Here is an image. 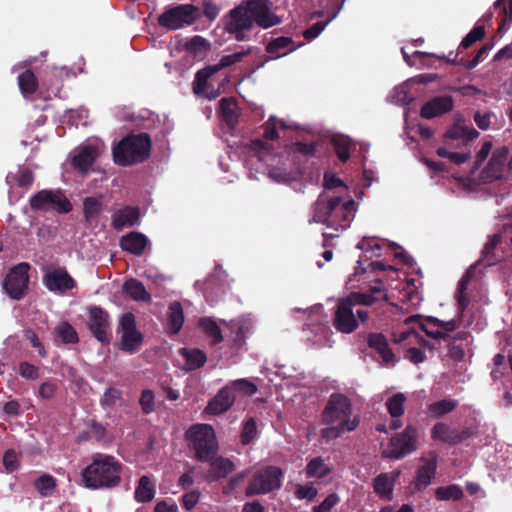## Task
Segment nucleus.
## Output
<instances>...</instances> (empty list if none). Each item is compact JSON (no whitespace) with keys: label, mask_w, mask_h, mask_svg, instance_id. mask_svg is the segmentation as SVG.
Masks as SVG:
<instances>
[{"label":"nucleus","mask_w":512,"mask_h":512,"mask_svg":"<svg viewBox=\"0 0 512 512\" xmlns=\"http://www.w3.org/2000/svg\"><path fill=\"white\" fill-rule=\"evenodd\" d=\"M99 155V148L92 145H81L72 152L74 168L86 173Z\"/></svg>","instance_id":"5701e85b"},{"label":"nucleus","mask_w":512,"mask_h":512,"mask_svg":"<svg viewBox=\"0 0 512 512\" xmlns=\"http://www.w3.org/2000/svg\"><path fill=\"white\" fill-rule=\"evenodd\" d=\"M334 152L341 162H346L350 158L351 141L348 137L338 136L332 139Z\"/></svg>","instance_id":"79ce46f5"},{"label":"nucleus","mask_w":512,"mask_h":512,"mask_svg":"<svg viewBox=\"0 0 512 512\" xmlns=\"http://www.w3.org/2000/svg\"><path fill=\"white\" fill-rule=\"evenodd\" d=\"M369 319V311L358 308L348 298L340 299L335 307L332 323L334 328L342 334H351L359 327V322Z\"/></svg>","instance_id":"0eeeda50"},{"label":"nucleus","mask_w":512,"mask_h":512,"mask_svg":"<svg viewBox=\"0 0 512 512\" xmlns=\"http://www.w3.org/2000/svg\"><path fill=\"white\" fill-rule=\"evenodd\" d=\"M147 244V237L138 232H131L123 236L120 241V246L123 250L135 255H141Z\"/></svg>","instance_id":"cd10ccee"},{"label":"nucleus","mask_w":512,"mask_h":512,"mask_svg":"<svg viewBox=\"0 0 512 512\" xmlns=\"http://www.w3.org/2000/svg\"><path fill=\"white\" fill-rule=\"evenodd\" d=\"M508 154L509 149L506 146H502L493 152L488 163L487 173L494 179L502 178Z\"/></svg>","instance_id":"bb28decb"},{"label":"nucleus","mask_w":512,"mask_h":512,"mask_svg":"<svg viewBox=\"0 0 512 512\" xmlns=\"http://www.w3.org/2000/svg\"><path fill=\"white\" fill-rule=\"evenodd\" d=\"M199 17V10L190 4L168 8L159 16V24L169 30L182 29L192 25Z\"/></svg>","instance_id":"9d476101"},{"label":"nucleus","mask_w":512,"mask_h":512,"mask_svg":"<svg viewBox=\"0 0 512 512\" xmlns=\"http://www.w3.org/2000/svg\"><path fill=\"white\" fill-rule=\"evenodd\" d=\"M367 345L380 356L384 364H390L395 361V354L384 334L378 332L368 333Z\"/></svg>","instance_id":"b1692460"},{"label":"nucleus","mask_w":512,"mask_h":512,"mask_svg":"<svg viewBox=\"0 0 512 512\" xmlns=\"http://www.w3.org/2000/svg\"><path fill=\"white\" fill-rule=\"evenodd\" d=\"M326 425H327V427L322 428L320 431V436L326 443L339 438L344 433L349 432V431H346V428H344L338 424H326Z\"/></svg>","instance_id":"3c124183"},{"label":"nucleus","mask_w":512,"mask_h":512,"mask_svg":"<svg viewBox=\"0 0 512 512\" xmlns=\"http://www.w3.org/2000/svg\"><path fill=\"white\" fill-rule=\"evenodd\" d=\"M485 36V29L483 26H475L461 41L459 49H467L475 42L481 40Z\"/></svg>","instance_id":"603ef678"},{"label":"nucleus","mask_w":512,"mask_h":512,"mask_svg":"<svg viewBox=\"0 0 512 512\" xmlns=\"http://www.w3.org/2000/svg\"><path fill=\"white\" fill-rule=\"evenodd\" d=\"M278 126L283 129L286 128L285 122L277 119L275 116H271L269 120L261 126L264 130L265 140L274 141L279 139Z\"/></svg>","instance_id":"c03bdc74"},{"label":"nucleus","mask_w":512,"mask_h":512,"mask_svg":"<svg viewBox=\"0 0 512 512\" xmlns=\"http://www.w3.org/2000/svg\"><path fill=\"white\" fill-rule=\"evenodd\" d=\"M379 285L371 286L365 292H352L347 297L360 308L363 306H373L379 303H384L388 300L386 289L382 286V281H376Z\"/></svg>","instance_id":"f3484780"},{"label":"nucleus","mask_w":512,"mask_h":512,"mask_svg":"<svg viewBox=\"0 0 512 512\" xmlns=\"http://www.w3.org/2000/svg\"><path fill=\"white\" fill-rule=\"evenodd\" d=\"M233 470V464L230 460L219 457L214 459L210 464V472L208 478L213 481L227 476Z\"/></svg>","instance_id":"473e14b6"},{"label":"nucleus","mask_w":512,"mask_h":512,"mask_svg":"<svg viewBox=\"0 0 512 512\" xmlns=\"http://www.w3.org/2000/svg\"><path fill=\"white\" fill-rule=\"evenodd\" d=\"M24 338L26 341H28L35 349L38 350L39 355L44 357L46 355L45 349L40 342L38 336L33 330H25L24 332Z\"/></svg>","instance_id":"69168bd1"},{"label":"nucleus","mask_w":512,"mask_h":512,"mask_svg":"<svg viewBox=\"0 0 512 512\" xmlns=\"http://www.w3.org/2000/svg\"><path fill=\"white\" fill-rule=\"evenodd\" d=\"M374 492L383 499L391 500L393 494V481L387 473H381L373 481Z\"/></svg>","instance_id":"2f4dec72"},{"label":"nucleus","mask_w":512,"mask_h":512,"mask_svg":"<svg viewBox=\"0 0 512 512\" xmlns=\"http://www.w3.org/2000/svg\"><path fill=\"white\" fill-rule=\"evenodd\" d=\"M503 240H509L510 244L512 245V222L506 223L503 226L502 231L492 235L488 242L485 244L482 251V256L487 265H494L501 260V257L495 254V249L499 244L502 243Z\"/></svg>","instance_id":"aec40b11"},{"label":"nucleus","mask_w":512,"mask_h":512,"mask_svg":"<svg viewBox=\"0 0 512 512\" xmlns=\"http://www.w3.org/2000/svg\"><path fill=\"white\" fill-rule=\"evenodd\" d=\"M331 472L332 469L321 456L311 459L306 465V475L308 477L324 478Z\"/></svg>","instance_id":"72a5a7b5"},{"label":"nucleus","mask_w":512,"mask_h":512,"mask_svg":"<svg viewBox=\"0 0 512 512\" xmlns=\"http://www.w3.org/2000/svg\"><path fill=\"white\" fill-rule=\"evenodd\" d=\"M35 486L43 497H47L54 493L56 481L52 476L44 474L37 479Z\"/></svg>","instance_id":"8fccbe9b"},{"label":"nucleus","mask_w":512,"mask_h":512,"mask_svg":"<svg viewBox=\"0 0 512 512\" xmlns=\"http://www.w3.org/2000/svg\"><path fill=\"white\" fill-rule=\"evenodd\" d=\"M123 291L136 301H149L151 299L144 285L135 279L127 280L123 285Z\"/></svg>","instance_id":"7c9ffc66"},{"label":"nucleus","mask_w":512,"mask_h":512,"mask_svg":"<svg viewBox=\"0 0 512 512\" xmlns=\"http://www.w3.org/2000/svg\"><path fill=\"white\" fill-rule=\"evenodd\" d=\"M328 22L329 21H325V22L320 21V22L314 23L310 28L306 29L303 32V37L308 41L315 39L325 29Z\"/></svg>","instance_id":"0e129e2a"},{"label":"nucleus","mask_w":512,"mask_h":512,"mask_svg":"<svg viewBox=\"0 0 512 512\" xmlns=\"http://www.w3.org/2000/svg\"><path fill=\"white\" fill-rule=\"evenodd\" d=\"M421 461H424V464L417 469L413 481L414 490L418 492L423 491L431 484L437 470V456L435 454L430 459L422 457Z\"/></svg>","instance_id":"4be33fe9"},{"label":"nucleus","mask_w":512,"mask_h":512,"mask_svg":"<svg viewBox=\"0 0 512 512\" xmlns=\"http://www.w3.org/2000/svg\"><path fill=\"white\" fill-rule=\"evenodd\" d=\"M155 488L147 476H142L135 490V498L138 502H149L154 498Z\"/></svg>","instance_id":"f704fd0d"},{"label":"nucleus","mask_w":512,"mask_h":512,"mask_svg":"<svg viewBox=\"0 0 512 512\" xmlns=\"http://www.w3.org/2000/svg\"><path fill=\"white\" fill-rule=\"evenodd\" d=\"M255 436H256V425H255L254 419L251 418L244 425V429H243V432L241 435L242 443L245 445L249 444L254 439Z\"/></svg>","instance_id":"680f3d73"},{"label":"nucleus","mask_w":512,"mask_h":512,"mask_svg":"<svg viewBox=\"0 0 512 512\" xmlns=\"http://www.w3.org/2000/svg\"><path fill=\"white\" fill-rule=\"evenodd\" d=\"M19 373L28 380H36L39 377L38 368L27 362L20 363Z\"/></svg>","instance_id":"052dcab7"},{"label":"nucleus","mask_w":512,"mask_h":512,"mask_svg":"<svg viewBox=\"0 0 512 512\" xmlns=\"http://www.w3.org/2000/svg\"><path fill=\"white\" fill-rule=\"evenodd\" d=\"M454 108V99L450 95H439L428 100L421 107L420 116L424 119H433L451 112Z\"/></svg>","instance_id":"a211bd4d"},{"label":"nucleus","mask_w":512,"mask_h":512,"mask_svg":"<svg viewBox=\"0 0 512 512\" xmlns=\"http://www.w3.org/2000/svg\"><path fill=\"white\" fill-rule=\"evenodd\" d=\"M188 446L200 461H210L218 451V441L213 427L199 423L192 425L185 433Z\"/></svg>","instance_id":"39448f33"},{"label":"nucleus","mask_w":512,"mask_h":512,"mask_svg":"<svg viewBox=\"0 0 512 512\" xmlns=\"http://www.w3.org/2000/svg\"><path fill=\"white\" fill-rule=\"evenodd\" d=\"M418 430L413 425H407L401 432L391 437L390 442L382 451V457L387 459H402L417 449Z\"/></svg>","instance_id":"6e6552de"},{"label":"nucleus","mask_w":512,"mask_h":512,"mask_svg":"<svg viewBox=\"0 0 512 512\" xmlns=\"http://www.w3.org/2000/svg\"><path fill=\"white\" fill-rule=\"evenodd\" d=\"M45 287L54 293L63 294L76 287V281L64 268H49L43 276Z\"/></svg>","instance_id":"4468645a"},{"label":"nucleus","mask_w":512,"mask_h":512,"mask_svg":"<svg viewBox=\"0 0 512 512\" xmlns=\"http://www.w3.org/2000/svg\"><path fill=\"white\" fill-rule=\"evenodd\" d=\"M256 20V0H247L230 12V17L226 23L228 32L235 35L238 40L244 39L245 31L251 29Z\"/></svg>","instance_id":"1a4fd4ad"},{"label":"nucleus","mask_w":512,"mask_h":512,"mask_svg":"<svg viewBox=\"0 0 512 512\" xmlns=\"http://www.w3.org/2000/svg\"><path fill=\"white\" fill-rule=\"evenodd\" d=\"M33 174L27 168H18L16 172H10L7 175V182L12 185L15 183L19 187H29L33 182Z\"/></svg>","instance_id":"ea45409f"},{"label":"nucleus","mask_w":512,"mask_h":512,"mask_svg":"<svg viewBox=\"0 0 512 512\" xmlns=\"http://www.w3.org/2000/svg\"><path fill=\"white\" fill-rule=\"evenodd\" d=\"M404 358L409 360L413 364H419L426 360V355L421 349L411 347L406 350Z\"/></svg>","instance_id":"e2e57ef3"},{"label":"nucleus","mask_w":512,"mask_h":512,"mask_svg":"<svg viewBox=\"0 0 512 512\" xmlns=\"http://www.w3.org/2000/svg\"><path fill=\"white\" fill-rule=\"evenodd\" d=\"M412 322H419V326L422 329V331L430 338L437 339V340H446L449 338V335L446 332L430 329L429 326H427L426 323L421 321L420 315H413L406 319L405 323L409 324Z\"/></svg>","instance_id":"49530a36"},{"label":"nucleus","mask_w":512,"mask_h":512,"mask_svg":"<svg viewBox=\"0 0 512 512\" xmlns=\"http://www.w3.org/2000/svg\"><path fill=\"white\" fill-rule=\"evenodd\" d=\"M19 87L24 95H31L37 88V80L31 71H26L18 77Z\"/></svg>","instance_id":"09e8293b"},{"label":"nucleus","mask_w":512,"mask_h":512,"mask_svg":"<svg viewBox=\"0 0 512 512\" xmlns=\"http://www.w3.org/2000/svg\"><path fill=\"white\" fill-rule=\"evenodd\" d=\"M118 332L121 335V348L124 351L134 353L140 348L143 336L136 329L135 317L132 313L122 315Z\"/></svg>","instance_id":"f8f14e48"},{"label":"nucleus","mask_w":512,"mask_h":512,"mask_svg":"<svg viewBox=\"0 0 512 512\" xmlns=\"http://www.w3.org/2000/svg\"><path fill=\"white\" fill-rule=\"evenodd\" d=\"M30 204L32 208L41 210L68 212L71 209V204L60 191H40L31 198Z\"/></svg>","instance_id":"ddd939ff"},{"label":"nucleus","mask_w":512,"mask_h":512,"mask_svg":"<svg viewBox=\"0 0 512 512\" xmlns=\"http://www.w3.org/2000/svg\"><path fill=\"white\" fill-rule=\"evenodd\" d=\"M222 119L229 127H234L238 121L239 112L236 102L232 98H223L220 101Z\"/></svg>","instance_id":"c756f323"},{"label":"nucleus","mask_w":512,"mask_h":512,"mask_svg":"<svg viewBox=\"0 0 512 512\" xmlns=\"http://www.w3.org/2000/svg\"><path fill=\"white\" fill-rule=\"evenodd\" d=\"M322 424H338L346 431H354L359 423V415H352L351 400L344 394L332 393L321 413Z\"/></svg>","instance_id":"7ed1b4c3"},{"label":"nucleus","mask_w":512,"mask_h":512,"mask_svg":"<svg viewBox=\"0 0 512 512\" xmlns=\"http://www.w3.org/2000/svg\"><path fill=\"white\" fill-rule=\"evenodd\" d=\"M270 0H258V27L270 28L281 23V18L271 11Z\"/></svg>","instance_id":"c85d7f7f"},{"label":"nucleus","mask_w":512,"mask_h":512,"mask_svg":"<svg viewBox=\"0 0 512 512\" xmlns=\"http://www.w3.org/2000/svg\"><path fill=\"white\" fill-rule=\"evenodd\" d=\"M223 68L221 62L215 65L208 66L197 72L193 82V91L196 95L205 97L209 100L215 99L219 95V90H213L212 93H207L209 78Z\"/></svg>","instance_id":"412c9836"},{"label":"nucleus","mask_w":512,"mask_h":512,"mask_svg":"<svg viewBox=\"0 0 512 512\" xmlns=\"http://www.w3.org/2000/svg\"><path fill=\"white\" fill-rule=\"evenodd\" d=\"M121 400V393L115 388H109L105 391L101 404L104 407H114Z\"/></svg>","instance_id":"6e6d98bb"},{"label":"nucleus","mask_w":512,"mask_h":512,"mask_svg":"<svg viewBox=\"0 0 512 512\" xmlns=\"http://www.w3.org/2000/svg\"><path fill=\"white\" fill-rule=\"evenodd\" d=\"M89 327L98 341L108 343L110 340V323L108 314L99 307L90 308Z\"/></svg>","instance_id":"6ab92c4d"},{"label":"nucleus","mask_w":512,"mask_h":512,"mask_svg":"<svg viewBox=\"0 0 512 512\" xmlns=\"http://www.w3.org/2000/svg\"><path fill=\"white\" fill-rule=\"evenodd\" d=\"M356 203L344 201L341 196L329 197L321 194L314 204L313 220L335 231H344L355 216Z\"/></svg>","instance_id":"f257e3e1"},{"label":"nucleus","mask_w":512,"mask_h":512,"mask_svg":"<svg viewBox=\"0 0 512 512\" xmlns=\"http://www.w3.org/2000/svg\"><path fill=\"white\" fill-rule=\"evenodd\" d=\"M180 353L186 360V366L188 369L193 370L196 368L201 367L206 362V355L204 352L193 349L189 350L186 348H183L180 350Z\"/></svg>","instance_id":"58836bf2"},{"label":"nucleus","mask_w":512,"mask_h":512,"mask_svg":"<svg viewBox=\"0 0 512 512\" xmlns=\"http://www.w3.org/2000/svg\"><path fill=\"white\" fill-rule=\"evenodd\" d=\"M184 322L183 310L178 302H174L169 307V324L173 333L179 332Z\"/></svg>","instance_id":"37998d69"},{"label":"nucleus","mask_w":512,"mask_h":512,"mask_svg":"<svg viewBox=\"0 0 512 512\" xmlns=\"http://www.w3.org/2000/svg\"><path fill=\"white\" fill-rule=\"evenodd\" d=\"M473 435L470 428L456 430L444 422H437L431 429V438L449 445L460 444Z\"/></svg>","instance_id":"2eb2a0df"},{"label":"nucleus","mask_w":512,"mask_h":512,"mask_svg":"<svg viewBox=\"0 0 512 512\" xmlns=\"http://www.w3.org/2000/svg\"><path fill=\"white\" fill-rule=\"evenodd\" d=\"M56 389V383L52 381H46L41 384L39 388V395L44 399H50L54 396Z\"/></svg>","instance_id":"774afa93"},{"label":"nucleus","mask_w":512,"mask_h":512,"mask_svg":"<svg viewBox=\"0 0 512 512\" xmlns=\"http://www.w3.org/2000/svg\"><path fill=\"white\" fill-rule=\"evenodd\" d=\"M3 465L7 472H13L19 467V460L14 450H8L3 456Z\"/></svg>","instance_id":"13d9d810"},{"label":"nucleus","mask_w":512,"mask_h":512,"mask_svg":"<svg viewBox=\"0 0 512 512\" xmlns=\"http://www.w3.org/2000/svg\"><path fill=\"white\" fill-rule=\"evenodd\" d=\"M199 326L212 339L213 343H219L223 340L222 330L212 318H202L199 320Z\"/></svg>","instance_id":"a19ab883"},{"label":"nucleus","mask_w":512,"mask_h":512,"mask_svg":"<svg viewBox=\"0 0 512 512\" xmlns=\"http://www.w3.org/2000/svg\"><path fill=\"white\" fill-rule=\"evenodd\" d=\"M122 465L111 455L95 454L82 472L85 486L91 489L113 488L121 481Z\"/></svg>","instance_id":"f03ea898"},{"label":"nucleus","mask_w":512,"mask_h":512,"mask_svg":"<svg viewBox=\"0 0 512 512\" xmlns=\"http://www.w3.org/2000/svg\"><path fill=\"white\" fill-rule=\"evenodd\" d=\"M458 406L455 399H442L428 406V411L432 417L440 418L447 413L452 412Z\"/></svg>","instance_id":"c9c22d12"},{"label":"nucleus","mask_w":512,"mask_h":512,"mask_svg":"<svg viewBox=\"0 0 512 512\" xmlns=\"http://www.w3.org/2000/svg\"><path fill=\"white\" fill-rule=\"evenodd\" d=\"M140 214L138 209L133 207H125L117 210L112 219V225L117 230L129 228L139 222Z\"/></svg>","instance_id":"393cba45"},{"label":"nucleus","mask_w":512,"mask_h":512,"mask_svg":"<svg viewBox=\"0 0 512 512\" xmlns=\"http://www.w3.org/2000/svg\"><path fill=\"white\" fill-rule=\"evenodd\" d=\"M293 147L295 152L303 156L312 157L316 152V146L314 143L296 142Z\"/></svg>","instance_id":"338daca9"},{"label":"nucleus","mask_w":512,"mask_h":512,"mask_svg":"<svg viewBox=\"0 0 512 512\" xmlns=\"http://www.w3.org/2000/svg\"><path fill=\"white\" fill-rule=\"evenodd\" d=\"M140 405L144 413L148 414L154 410V393L151 390H144L140 397Z\"/></svg>","instance_id":"bf43d9fd"},{"label":"nucleus","mask_w":512,"mask_h":512,"mask_svg":"<svg viewBox=\"0 0 512 512\" xmlns=\"http://www.w3.org/2000/svg\"><path fill=\"white\" fill-rule=\"evenodd\" d=\"M55 332L63 343H76L78 341L75 329L67 322L59 323L55 328Z\"/></svg>","instance_id":"de8ad7c7"},{"label":"nucleus","mask_w":512,"mask_h":512,"mask_svg":"<svg viewBox=\"0 0 512 512\" xmlns=\"http://www.w3.org/2000/svg\"><path fill=\"white\" fill-rule=\"evenodd\" d=\"M317 493L318 491L315 487L308 485H298L295 491L298 499H307L308 501H312L317 496Z\"/></svg>","instance_id":"4d7b16f0"},{"label":"nucleus","mask_w":512,"mask_h":512,"mask_svg":"<svg viewBox=\"0 0 512 512\" xmlns=\"http://www.w3.org/2000/svg\"><path fill=\"white\" fill-rule=\"evenodd\" d=\"M284 472L277 466H265L258 470V495L280 490Z\"/></svg>","instance_id":"dca6fc26"},{"label":"nucleus","mask_w":512,"mask_h":512,"mask_svg":"<svg viewBox=\"0 0 512 512\" xmlns=\"http://www.w3.org/2000/svg\"><path fill=\"white\" fill-rule=\"evenodd\" d=\"M28 270L29 265L27 263H20L7 274L3 282V288L10 298L19 300L26 294L29 281Z\"/></svg>","instance_id":"9b49d317"},{"label":"nucleus","mask_w":512,"mask_h":512,"mask_svg":"<svg viewBox=\"0 0 512 512\" xmlns=\"http://www.w3.org/2000/svg\"><path fill=\"white\" fill-rule=\"evenodd\" d=\"M297 47L294 46L293 40L290 37H277L272 39L266 46V51L270 59H277L292 52Z\"/></svg>","instance_id":"a878e982"},{"label":"nucleus","mask_w":512,"mask_h":512,"mask_svg":"<svg viewBox=\"0 0 512 512\" xmlns=\"http://www.w3.org/2000/svg\"><path fill=\"white\" fill-rule=\"evenodd\" d=\"M464 496L463 490L459 485L451 484L438 487L435 490V497L439 501L460 500Z\"/></svg>","instance_id":"4c0bfd02"},{"label":"nucleus","mask_w":512,"mask_h":512,"mask_svg":"<svg viewBox=\"0 0 512 512\" xmlns=\"http://www.w3.org/2000/svg\"><path fill=\"white\" fill-rule=\"evenodd\" d=\"M101 203L97 198H86L84 201V213L87 220H91L99 215Z\"/></svg>","instance_id":"864d4df0"},{"label":"nucleus","mask_w":512,"mask_h":512,"mask_svg":"<svg viewBox=\"0 0 512 512\" xmlns=\"http://www.w3.org/2000/svg\"><path fill=\"white\" fill-rule=\"evenodd\" d=\"M256 391L253 383L246 379L235 380L223 387L209 402L205 412L219 415L231 408L238 396L252 395Z\"/></svg>","instance_id":"423d86ee"},{"label":"nucleus","mask_w":512,"mask_h":512,"mask_svg":"<svg viewBox=\"0 0 512 512\" xmlns=\"http://www.w3.org/2000/svg\"><path fill=\"white\" fill-rule=\"evenodd\" d=\"M406 396L403 393H396L389 397L385 403L388 413L392 418H400L404 414Z\"/></svg>","instance_id":"e433bc0d"},{"label":"nucleus","mask_w":512,"mask_h":512,"mask_svg":"<svg viewBox=\"0 0 512 512\" xmlns=\"http://www.w3.org/2000/svg\"><path fill=\"white\" fill-rule=\"evenodd\" d=\"M151 140L147 134L131 135L113 148V158L121 166L133 165L148 158Z\"/></svg>","instance_id":"20e7f679"},{"label":"nucleus","mask_w":512,"mask_h":512,"mask_svg":"<svg viewBox=\"0 0 512 512\" xmlns=\"http://www.w3.org/2000/svg\"><path fill=\"white\" fill-rule=\"evenodd\" d=\"M494 8L499 10L501 15V22L499 23L498 30H504L506 22H512V0H497L494 3Z\"/></svg>","instance_id":"a18cd8bd"},{"label":"nucleus","mask_w":512,"mask_h":512,"mask_svg":"<svg viewBox=\"0 0 512 512\" xmlns=\"http://www.w3.org/2000/svg\"><path fill=\"white\" fill-rule=\"evenodd\" d=\"M339 502L340 497L331 493L318 506L313 507L312 512H330Z\"/></svg>","instance_id":"5fc2aeb1"}]
</instances>
